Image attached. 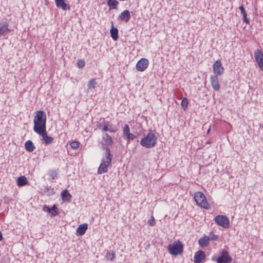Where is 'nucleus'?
<instances>
[{
    "mask_svg": "<svg viewBox=\"0 0 263 263\" xmlns=\"http://www.w3.org/2000/svg\"><path fill=\"white\" fill-rule=\"evenodd\" d=\"M33 130L36 133L46 129V115L44 111L39 110L33 120Z\"/></svg>",
    "mask_w": 263,
    "mask_h": 263,
    "instance_id": "nucleus-1",
    "label": "nucleus"
},
{
    "mask_svg": "<svg viewBox=\"0 0 263 263\" xmlns=\"http://www.w3.org/2000/svg\"><path fill=\"white\" fill-rule=\"evenodd\" d=\"M112 156L110 154V148H105V157L102 159L101 164L98 169V174H102L108 171V166L110 165Z\"/></svg>",
    "mask_w": 263,
    "mask_h": 263,
    "instance_id": "nucleus-2",
    "label": "nucleus"
},
{
    "mask_svg": "<svg viewBox=\"0 0 263 263\" xmlns=\"http://www.w3.org/2000/svg\"><path fill=\"white\" fill-rule=\"evenodd\" d=\"M157 142V137L153 132H149L144 135L140 141V144L146 148H151L154 147Z\"/></svg>",
    "mask_w": 263,
    "mask_h": 263,
    "instance_id": "nucleus-3",
    "label": "nucleus"
},
{
    "mask_svg": "<svg viewBox=\"0 0 263 263\" xmlns=\"http://www.w3.org/2000/svg\"><path fill=\"white\" fill-rule=\"evenodd\" d=\"M194 199L198 205L205 209H209L210 206L206 201V198L201 192H198L194 194Z\"/></svg>",
    "mask_w": 263,
    "mask_h": 263,
    "instance_id": "nucleus-4",
    "label": "nucleus"
},
{
    "mask_svg": "<svg viewBox=\"0 0 263 263\" xmlns=\"http://www.w3.org/2000/svg\"><path fill=\"white\" fill-rule=\"evenodd\" d=\"M168 250L171 254L176 256L182 253L183 245L180 241H175L168 246Z\"/></svg>",
    "mask_w": 263,
    "mask_h": 263,
    "instance_id": "nucleus-5",
    "label": "nucleus"
},
{
    "mask_svg": "<svg viewBox=\"0 0 263 263\" xmlns=\"http://www.w3.org/2000/svg\"><path fill=\"white\" fill-rule=\"evenodd\" d=\"M13 29L9 25L8 23L5 20L0 21V36L6 37Z\"/></svg>",
    "mask_w": 263,
    "mask_h": 263,
    "instance_id": "nucleus-6",
    "label": "nucleus"
},
{
    "mask_svg": "<svg viewBox=\"0 0 263 263\" xmlns=\"http://www.w3.org/2000/svg\"><path fill=\"white\" fill-rule=\"evenodd\" d=\"M232 257L229 255V252L226 250H222L220 252V256L217 258V263H231Z\"/></svg>",
    "mask_w": 263,
    "mask_h": 263,
    "instance_id": "nucleus-7",
    "label": "nucleus"
},
{
    "mask_svg": "<svg viewBox=\"0 0 263 263\" xmlns=\"http://www.w3.org/2000/svg\"><path fill=\"white\" fill-rule=\"evenodd\" d=\"M214 221L219 226L227 229L230 226V220L229 218L224 215H217L214 218Z\"/></svg>",
    "mask_w": 263,
    "mask_h": 263,
    "instance_id": "nucleus-8",
    "label": "nucleus"
},
{
    "mask_svg": "<svg viewBox=\"0 0 263 263\" xmlns=\"http://www.w3.org/2000/svg\"><path fill=\"white\" fill-rule=\"evenodd\" d=\"M114 143L113 139L107 133H104L102 135L101 145L103 147V149L105 151V148L111 146Z\"/></svg>",
    "mask_w": 263,
    "mask_h": 263,
    "instance_id": "nucleus-9",
    "label": "nucleus"
},
{
    "mask_svg": "<svg viewBox=\"0 0 263 263\" xmlns=\"http://www.w3.org/2000/svg\"><path fill=\"white\" fill-rule=\"evenodd\" d=\"M213 71L215 76H221L224 72V68L220 60H217L213 65Z\"/></svg>",
    "mask_w": 263,
    "mask_h": 263,
    "instance_id": "nucleus-10",
    "label": "nucleus"
},
{
    "mask_svg": "<svg viewBox=\"0 0 263 263\" xmlns=\"http://www.w3.org/2000/svg\"><path fill=\"white\" fill-rule=\"evenodd\" d=\"M254 58L259 67L263 71V53L259 49H256L254 52Z\"/></svg>",
    "mask_w": 263,
    "mask_h": 263,
    "instance_id": "nucleus-11",
    "label": "nucleus"
},
{
    "mask_svg": "<svg viewBox=\"0 0 263 263\" xmlns=\"http://www.w3.org/2000/svg\"><path fill=\"white\" fill-rule=\"evenodd\" d=\"M148 61L146 59H141L136 64V68L137 70L139 71H144L148 67Z\"/></svg>",
    "mask_w": 263,
    "mask_h": 263,
    "instance_id": "nucleus-12",
    "label": "nucleus"
},
{
    "mask_svg": "<svg viewBox=\"0 0 263 263\" xmlns=\"http://www.w3.org/2000/svg\"><path fill=\"white\" fill-rule=\"evenodd\" d=\"M205 253L202 250H199L195 254L194 262L195 263H202L205 259Z\"/></svg>",
    "mask_w": 263,
    "mask_h": 263,
    "instance_id": "nucleus-13",
    "label": "nucleus"
},
{
    "mask_svg": "<svg viewBox=\"0 0 263 263\" xmlns=\"http://www.w3.org/2000/svg\"><path fill=\"white\" fill-rule=\"evenodd\" d=\"M67 0H55V3L57 7L61 8L63 10L70 9V6L66 3Z\"/></svg>",
    "mask_w": 263,
    "mask_h": 263,
    "instance_id": "nucleus-14",
    "label": "nucleus"
},
{
    "mask_svg": "<svg viewBox=\"0 0 263 263\" xmlns=\"http://www.w3.org/2000/svg\"><path fill=\"white\" fill-rule=\"evenodd\" d=\"M37 134L42 136L43 140L44 141L46 144H50L53 141V138L52 137L47 135L46 129L41 131L39 132V133Z\"/></svg>",
    "mask_w": 263,
    "mask_h": 263,
    "instance_id": "nucleus-15",
    "label": "nucleus"
},
{
    "mask_svg": "<svg viewBox=\"0 0 263 263\" xmlns=\"http://www.w3.org/2000/svg\"><path fill=\"white\" fill-rule=\"evenodd\" d=\"M218 76L213 75L211 76L210 78V82L213 88L216 91L219 90L220 88Z\"/></svg>",
    "mask_w": 263,
    "mask_h": 263,
    "instance_id": "nucleus-16",
    "label": "nucleus"
},
{
    "mask_svg": "<svg viewBox=\"0 0 263 263\" xmlns=\"http://www.w3.org/2000/svg\"><path fill=\"white\" fill-rule=\"evenodd\" d=\"M130 17V12L127 10H125L120 13L118 16V19L127 23L129 21Z\"/></svg>",
    "mask_w": 263,
    "mask_h": 263,
    "instance_id": "nucleus-17",
    "label": "nucleus"
},
{
    "mask_svg": "<svg viewBox=\"0 0 263 263\" xmlns=\"http://www.w3.org/2000/svg\"><path fill=\"white\" fill-rule=\"evenodd\" d=\"M87 228L88 224L87 223L81 224L77 228V232L79 235H83L85 233Z\"/></svg>",
    "mask_w": 263,
    "mask_h": 263,
    "instance_id": "nucleus-18",
    "label": "nucleus"
},
{
    "mask_svg": "<svg viewBox=\"0 0 263 263\" xmlns=\"http://www.w3.org/2000/svg\"><path fill=\"white\" fill-rule=\"evenodd\" d=\"M210 239L208 236H204L200 238L198 240V243L200 246L202 248L206 247L209 243Z\"/></svg>",
    "mask_w": 263,
    "mask_h": 263,
    "instance_id": "nucleus-19",
    "label": "nucleus"
},
{
    "mask_svg": "<svg viewBox=\"0 0 263 263\" xmlns=\"http://www.w3.org/2000/svg\"><path fill=\"white\" fill-rule=\"evenodd\" d=\"M110 36L114 41L118 40L119 38L118 36V30L117 28L115 27L113 25H112L111 28L110 30Z\"/></svg>",
    "mask_w": 263,
    "mask_h": 263,
    "instance_id": "nucleus-20",
    "label": "nucleus"
},
{
    "mask_svg": "<svg viewBox=\"0 0 263 263\" xmlns=\"http://www.w3.org/2000/svg\"><path fill=\"white\" fill-rule=\"evenodd\" d=\"M25 147L28 152H32L35 148L34 144L30 140H28L25 143Z\"/></svg>",
    "mask_w": 263,
    "mask_h": 263,
    "instance_id": "nucleus-21",
    "label": "nucleus"
},
{
    "mask_svg": "<svg viewBox=\"0 0 263 263\" xmlns=\"http://www.w3.org/2000/svg\"><path fill=\"white\" fill-rule=\"evenodd\" d=\"M28 183V180L25 176H20L17 179V185L18 186H22Z\"/></svg>",
    "mask_w": 263,
    "mask_h": 263,
    "instance_id": "nucleus-22",
    "label": "nucleus"
},
{
    "mask_svg": "<svg viewBox=\"0 0 263 263\" xmlns=\"http://www.w3.org/2000/svg\"><path fill=\"white\" fill-rule=\"evenodd\" d=\"M61 196L64 201H70L71 196L67 190L62 192Z\"/></svg>",
    "mask_w": 263,
    "mask_h": 263,
    "instance_id": "nucleus-23",
    "label": "nucleus"
},
{
    "mask_svg": "<svg viewBox=\"0 0 263 263\" xmlns=\"http://www.w3.org/2000/svg\"><path fill=\"white\" fill-rule=\"evenodd\" d=\"M239 9L241 12V13L242 14L243 21L247 24H249V20L247 18V14L243 6L242 5L240 6L239 7Z\"/></svg>",
    "mask_w": 263,
    "mask_h": 263,
    "instance_id": "nucleus-24",
    "label": "nucleus"
},
{
    "mask_svg": "<svg viewBox=\"0 0 263 263\" xmlns=\"http://www.w3.org/2000/svg\"><path fill=\"white\" fill-rule=\"evenodd\" d=\"M109 126V122L104 121L98 125V128L101 129L103 132H107L108 130V127Z\"/></svg>",
    "mask_w": 263,
    "mask_h": 263,
    "instance_id": "nucleus-25",
    "label": "nucleus"
},
{
    "mask_svg": "<svg viewBox=\"0 0 263 263\" xmlns=\"http://www.w3.org/2000/svg\"><path fill=\"white\" fill-rule=\"evenodd\" d=\"M106 3L110 9H116L119 5V2L116 0H106Z\"/></svg>",
    "mask_w": 263,
    "mask_h": 263,
    "instance_id": "nucleus-26",
    "label": "nucleus"
},
{
    "mask_svg": "<svg viewBox=\"0 0 263 263\" xmlns=\"http://www.w3.org/2000/svg\"><path fill=\"white\" fill-rule=\"evenodd\" d=\"M44 194L48 196L53 195L55 192L53 188L51 187H49L48 186H45L44 189L43 190Z\"/></svg>",
    "mask_w": 263,
    "mask_h": 263,
    "instance_id": "nucleus-27",
    "label": "nucleus"
},
{
    "mask_svg": "<svg viewBox=\"0 0 263 263\" xmlns=\"http://www.w3.org/2000/svg\"><path fill=\"white\" fill-rule=\"evenodd\" d=\"M97 83L95 79H91L88 83L87 87L89 89H94L96 87Z\"/></svg>",
    "mask_w": 263,
    "mask_h": 263,
    "instance_id": "nucleus-28",
    "label": "nucleus"
},
{
    "mask_svg": "<svg viewBox=\"0 0 263 263\" xmlns=\"http://www.w3.org/2000/svg\"><path fill=\"white\" fill-rule=\"evenodd\" d=\"M51 210L50 214H51V217L55 216L59 214V212L58 211V208L57 207V206L55 205H53L51 208Z\"/></svg>",
    "mask_w": 263,
    "mask_h": 263,
    "instance_id": "nucleus-29",
    "label": "nucleus"
},
{
    "mask_svg": "<svg viewBox=\"0 0 263 263\" xmlns=\"http://www.w3.org/2000/svg\"><path fill=\"white\" fill-rule=\"evenodd\" d=\"M181 105L184 110H185L187 108L188 105V100L186 98H183L181 103Z\"/></svg>",
    "mask_w": 263,
    "mask_h": 263,
    "instance_id": "nucleus-30",
    "label": "nucleus"
},
{
    "mask_svg": "<svg viewBox=\"0 0 263 263\" xmlns=\"http://www.w3.org/2000/svg\"><path fill=\"white\" fill-rule=\"evenodd\" d=\"M136 136L129 133L126 136L124 137V138L126 140L127 142H129L130 140H133L135 139Z\"/></svg>",
    "mask_w": 263,
    "mask_h": 263,
    "instance_id": "nucleus-31",
    "label": "nucleus"
},
{
    "mask_svg": "<svg viewBox=\"0 0 263 263\" xmlns=\"http://www.w3.org/2000/svg\"><path fill=\"white\" fill-rule=\"evenodd\" d=\"M58 173L55 171L50 170L49 171L48 175L51 179H54L57 176Z\"/></svg>",
    "mask_w": 263,
    "mask_h": 263,
    "instance_id": "nucleus-32",
    "label": "nucleus"
},
{
    "mask_svg": "<svg viewBox=\"0 0 263 263\" xmlns=\"http://www.w3.org/2000/svg\"><path fill=\"white\" fill-rule=\"evenodd\" d=\"M130 133V128L127 124L124 125L123 127V136L124 137Z\"/></svg>",
    "mask_w": 263,
    "mask_h": 263,
    "instance_id": "nucleus-33",
    "label": "nucleus"
},
{
    "mask_svg": "<svg viewBox=\"0 0 263 263\" xmlns=\"http://www.w3.org/2000/svg\"><path fill=\"white\" fill-rule=\"evenodd\" d=\"M79 145H80V143L79 142H78V141H72L70 143L71 147L72 149H77L79 147Z\"/></svg>",
    "mask_w": 263,
    "mask_h": 263,
    "instance_id": "nucleus-34",
    "label": "nucleus"
},
{
    "mask_svg": "<svg viewBox=\"0 0 263 263\" xmlns=\"http://www.w3.org/2000/svg\"><path fill=\"white\" fill-rule=\"evenodd\" d=\"M106 257L110 259V260H113L115 258V254L114 252L110 253L109 252H107L106 253Z\"/></svg>",
    "mask_w": 263,
    "mask_h": 263,
    "instance_id": "nucleus-35",
    "label": "nucleus"
},
{
    "mask_svg": "<svg viewBox=\"0 0 263 263\" xmlns=\"http://www.w3.org/2000/svg\"><path fill=\"white\" fill-rule=\"evenodd\" d=\"M77 64L78 67L80 68H82L85 66V61L84 60H79Z\"/></svg>",
    "mask_w": 263,
    "mask_h": 263,
    "instance_id": "nucleus-36",
    "label": "nucleus"
},
{
    "mask_svg": "<svg viewBox=\"0 0 263 263\" xmlns=\"http://www.w3.org/2000/svg\"><path fill=\"white\" fill-rule=\"evenodd\" d=\"M117 129L112 127L111 124H109L108 131L110 133H116L117 132Z\"/></svg>",
    "mask_w": 263,
    "mask_h": 263,
    "instance_id": "nucleus-37",
    "label": "nucleus"
},
{
    "mask_svg": "<svg viewBox=\"0 0 263 263\" xmlns=\"http://www.w3.org/2000/svg\"><path fill=\"white\" fill-rule=\"evenodd\" d=\"M147 223L151 226H154L155 224V218L153 216H151V219L148 220Z\"/></svg>",
    "mask_w": 263,
    "mask_h": 263,
    "instance_id": "nucleus-38",
    "label": "nucleus"
},
{
    "mask_svg": "<svg viewBox=\"0 0 263 263\" xmlns=\"http://www.w3.org/2000/svg\"><path fill=\"white\" fill-rule=\"evenodd\" d=\"M51 208H50L49 206L47 205H44L43 208V211L46 212H47L49 214L51 213Z\"/></svg>",
    "mask_w": 263,
    "mask_h": 263,
    "instance_id": "nucleus-39",
    "label": "nucleus"
},
{
    "mask_svg": "<svg viewBox=\"0 0 263 263\" xmlns=\"http://www.w3.org/2000/svg\"><path fill=\"white\" fill-rule=\"evenodd\" d=\"M217 238H218V236L217 235H214L213 236L212 238V240H216V239H217Z\"/></svg>",
    "mask_w": 263,
    "mask_h": 263,
    "instance_id": "nucleus-40",
    "label": "nucleus"
},
{
    "mask_svg": "<svg viewBox=\"0 0 263 263\" xmlns=\"http://www.w3.org/2000/svg\"><path fill=\"white\" fill-rule=\"evenodd\" d=\"M212 259V261H216L217 258L216 257V256H213V257H212V259Z\"/></svg>",
    "mask_w": 263,
    "mask_h": 263,
    "instance_id": "nucleus-41",
    "label": "nucleus"
},
{
    "mask_svg": "<svg viewBox=\"0 0 263 263\" xmlns=\"http://www.w3.org/2000/svg\"><path fill=\"white\" fill-rule=\"evenodd\" d=\"M3 239V235L2 234V232L0 231V241H1Z\"/></svg>",
    "mask_w": 263,
    "mask_h": 263,
    "instance_id": "nucleus-42",
    "label": "nucleus"
}]
</instances>
